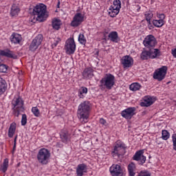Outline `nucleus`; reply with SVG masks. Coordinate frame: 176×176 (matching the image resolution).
<instances>
[{
  "label": "nucleus",
  "mask_w": 176,
  "mask_h": 176,
  "mask_svg": "<svg viewBox=\"0 0 176 176\" xmlns=\"http://www.w3.org/2000/svg\"><path fill=\"white\" fill-rule=\"evenodd\" d=\"M153 24L155 25V27H157V28H160V27H163L164 25V21L163 20H153Z\"/></svg>",
  "instance_id": "obj_34"
},
{
  "label": "nucleus",
  "mask_w": 176,
  "mask_h": 176,
  "mask_svg": "<svg viewBox=\"0 0 176 176\" xmlns=\"http://www.w3.org/2000/svg\"><path fill=\"white\" fill-rule=\"evenodd\" d=\"M19 13H20V8L16 4H13L11 7L10 15L12 17H16L19 16Z\"/></svg>",
  "instance_id": "obj_23"
},
{
  "label": "nucleus",
  "mask_w": 176,
  "mask_h": 176,
  "mask_svg": "<svg viewBox=\"0 0 176 176\" xmlns=\"http://www.w3.org/2000/svg\"><path fill=\"white\" fill-rule=\"evenodd\" d=\"M153 104V99L151 96L144 97V102L140 103L141 107H151Z\"/></svg>",
  "instance_id": "obj_22"
},
{
  "label": "nucleus",
  "mask_w": 176,
  "mask_h": 176,
  "mask_svg": "<svg viewBox=\"0 0 176 176\" xmlns=\"http://www.w3.org/2000/svg\"><path fill=\"white\" fill-rule=\"evenodd\" d=\"M172 54H173V57H175L176 58V48L174 50H172Z\"/></svg>",
  "instance_id": "obj_48"
},
{
  "label": "nucleus",
  "mask_w": 176,
  "mask_h": 176,
  "mask_svg": "<svg viewBox=\"0 0 176 176\" xmlns=\"http://www.w3.org/2000/svg\"><path fill=\"white\" fill-rule=\"evenodd\" d=\"M94 72V70L91 67H87L84 69L82 72V76L84 79H91L93 76H94V74H93Z\"/></svg>",
  "instance_id": "obj_17"
},
{
  "label": "nucleus",
  "mask_w": 176,
  "mask_h": 176,
  "mask_svg": "<svg viewBox=\"0 0 176 176\" xmlns=\"http://www.w3.org/2000/svg\"><path fill=\"white\" fill-rule=\"evenodd\" d=\"M16 126H17L16 124V122H12L10 124V128L8 129V137L10 138H12L13 135H14V133H16Z\"/></svg>",
  "instance_id": "obj_25"
},
{
  "label": "nucleus",
  "mask_w": 176,
  "mask_h": 176,
  "mask_svg": "<svg viewBox=\"0 0 176 176\" xmlns=\"http://www.w3.org/2000/svg\"><path fill=\"white\" fill-rule=\"evenodd\" d=\"M135 115V107H129L121 112V116L124 119L130 120Z\"/></svg>",
  "instance_id": "obj_12"
},
{
  "label": "nucleus",
  "mask_w": 176,
  "mask_h": 176,
  "mask_svg": "<svg viewBox=\"0 0 176 176\" xmlns=\"http://www.w3.org/2000/svg\"><path fill=\"white\" fill-rule=\"evenodd\" d=\"M125 151L126 146L124 144L117 143L111 151V155L113 157H120L122 155H124Z\"/></svg>",
  "instance_id": "obj_7"
},
{
  "label": "nucleus",
  "mask_w": 176,
  "mask_h": 176,
  "mask_svg": "<svg viewBox=\"0 0 176 176\" xmlns=\"http://www.w3.org/2000/svg\"><path fill=\"white\" fill-rule=\"evenodd\" d=\"M121 64H122L124 68H130L133 64V58L129 56H124L121 59Z\"/></svg>",
  "instance_id": "obj_15"
},
{
  "label": "nucleus",
  "mask_w": 176,
  "mask_h": 176,
  "mask_svg": "<svg viewBox=\"0 0 176 176\" xmlns=\"http://www.w3.org/2000/svg\"><path fill=\"white\" fill-rule=\"evenodd\" d=\"M60 138L63 142H68L69 141L70 135L68 131L63 130L60 132Z\"/></svg>",
  "instance_id": "obj_24"
},
{
  "label": "nucleus",
  "mask_w": 176,
  "mask_h": 176,
  "mask_svg": "<svg viewBox=\"0 0 176 176\" xmlns=\"http://www.w3.org/2000/svg\"><path fill=\"white\" fill-rule=\"evenodd\" d=\"M12 105L14 108H16L14 111V115L16 116V118H19V116H20V112H24V101H23L21 98H18L16 100L12 101Z\"/></svg>",
  "instance_id": "obj_5"
},
{
  "label": "nucleus",
  "mask_w": 176,
  "mask_h": 176,
  "mask_svg": "<svg viewBox=\"0 0 176 176\" xmlns=\"http://www.w3.org/2000/svg\"><path fill=\"white\" fill-rule=\"evenodd\" d=\"M91 107L90 102L89 101H84L78 106L77 116L83 124L87 123V119H89L90 115Z\"/></svg>",
  "instance_id": "obj_1"
},
{
  "label": "nucleus",
  "mask_w": 176,
  "mask_h": 176,
  "mask_svg": "<svg viewBox=\"0 0 176 176\" xmlns=\"http://www.w3.org/2000/svg\"><path fill=\"white\" fill-rule=\"evenodd\" d=\"M50 160V151L46 148H41L37 154V160L41 164L46 165Z\"/></svg>",
  "instance_id": "obj_2"
},
{
  "label": "nucleus",
  "mask_w": 176,
  "mask_h": 176,
  "mask_svg": "<svg viewBox=\"0 0 176 176\" xmlns=\"http://www.w3.org/2000/svg\"><path fill=\"white\" fill-rule=\"evenodd\" d=\"M83 94H87V88L85 87H81L78 90V97L80 98H84L85 96Z\"/></svg>",
  "instance_id": "obj_32"
},
{
  "label": "nucleus",
  "mask_w": 176,
  "mask_h": 176,
  "mask_svg": "<svg viewBox=\"0 0 176 176\" xmlns=\"http://www.w3.org/2000/svg\"><path fill=\"white\" fill-rule=\"evenodd\" d=\"M61 41V39H60L59 38H55L54 40V41H52V47H56V46H57V45H58V43Z\"/></svg>",
  "instance_id": "obj_40"
},
{
  "label": "nucleus",
  "mask_w": 176,
  "mask_h": 176,
  "mask_svg": "<svg viewBox=\"0 0 176 176\" xmlns=\"http://www.w3.org/2000/svg\"><path fill=\"white\" fill-rule=\"evenodd\" d=\"M27 124V115L23 114L21 119V125L25 126Z\"/></svg>",
  "instance_id": "obj_42"
},
{
  "label": "nucleus",
  "mask_w": 176,
  "mask_h": 176,
  "mask_svg": "<svg viewBox=\"0 0 176 176\" xmlns=\"http://www.w3.org/2000/svg\"><path fill=\"white\" fill-rule=\"evenodd\" d=\"M122 8V2L120 0H113V5L110 7L109 14L110 17H116L120 12V8Z\"/></svg>",
  "instance_id": "obj_6"
},
{
  "label": "nucleus",
  "mask_w": 176,
  "mask_h": 176,
  "mask_svg": "<svg viewBox=\"0 0 176 176\" xmlns=\"http://www.w3.org/2000/svg\"><path fill=\"white\" fill-rule=\"evenodd\" d=\"M129 89L132 91H137V90H140V89H141V85L138 82H134L130 85Z\"/></svg>",
  "instance_id": "obj_33"
},
{
  "label": "nucleus",
  "mask_w": 176,
  "mask_h": 176,
  "mask_svg": "<svg viewBox=\"0 0 176 176\" xmlns=\"http://www.w3.org/2000/svg\"><path fill=\"white\" fill-rule=\"evenodd\" d=\"M10 41L11 43L19 45L23 41V37L17 33H13L10 36Z\"/></svg>",
  "instance_id": "obj_19"
},
{
  "label": "nucleus",
  "mask_w": 176,
  "mask_h": 176,
  "mask_svg": "<svg viewBox=\"0 0 176 176\" xmlns=\"http://www.w3.org/2000/svg\"><path fill=\"white\" fill-rule=\"evenodd\" d=\"M143 45L148 50V49H151L152 47H155L156 45H157V41H156V38H155V36L150 34L146 36V38L143 41Z\"/></svg>",
  "instance_id": "obj_9"
},
{
  "label": "nucleus",
  "mask_w": 176,
  "mask_h": 176,
  "mask_svg": "<svg viewBox=\"0 0 176 176\" xmlns=\"http://www.w3.org/2000/svg\"><path fill=\"white\" fill-rule=\"evenodd\" d=\"M148 27L149 30H152V28H153V26L152 25L151 21H150V23H148Z\"/></svg>",
  "instance_id": "obj_49"
},
{
  "label": "nucleus",
  "mask_w": 176,
  "mask_h": 176,
  "mask_svg": "<svg viewBox=\"0 0 176 176\" xmlns=\"http://www.w3.org/2000/svg\"><path fill=\"white\" fill-rule=\"evenodd\" d=\"M167 74V66H162L157 69L153 73V79H156L158 82H162L166 78Z\"/></svg>",
  "instance_id": "obj_8"
},
{
  "label": "nucleus",
  "mask_w": 176,
  "mask_h": 176,
  "mask_svg": "<svg viewBox=\"0 0 176 176\" xmlns=\"http://www.w3.org/2000/svg\"><path fill=\"white\" fill-rule=\"evenodd\" d=\"M140 58L142 60H148V58H151V55L149 54V50H144L140 55Z\"/></svg>",
  "instance_id": "obj_30"
},
{
  "label": "nucleus",
  "mask_w": 176,
  "mask_h": 176,
  "mask_svg": "<svg viewBox=\"0 0 176 176\" xmlns=\"http://www.w3.org/2000/svg\"><path fill=\"white\" fill-rule=\"evenodd\" d=\"M135 170V164L133 162L128 165V171L129 176H135V173L134 172Z\"/></svg>",
  "instance_id": "obj_27"
},
{
  "label": "nucleus",
  "mask_w": 176,
  "mask_h": 176,
  "mask_svg": "<svg viewBox=\"0 0 176 176\" xmlns=\"http://www.w3.org/2000/svg\"><path fill=\"white\" fill-rule=\"evenodd\" d=\"M172 140H173V149H174V151H176V133H174L172 135Z\"/></svg>",
  "instance_id": "obj_43"
},
{
  "label": "nucleus",
  "mask_w": 176,
  "mask_h": 176,
  "mask_svg": "<svg viewBox=\"0 0 176 176\" xmlns=\"http://www.w3.org/2000/svg\"><path fill=\"white\" fill-rule=\"evenodd\" d=\"M78 42H80L81 45H86V38H85V35L82 34H79Z\"/></svg>",
  "instance_id": "obj_37"
},
{
  "label": "nucleus",
  "mask_w": 176,
  "mask_h": 176,
  "mask_svg": "<svg viewBox=\"0 0 176 176\" xmlns=\"http://www.w3.org/2000/svg\"><path fill=\"white\" fill-rule=\"evenodd\" d=\"M17 141V135L15 136L14 140V146L12 148V153H14V151H16V142Z\"/></svg>",
  "instance_id": "obj_45"
},
{
  "label": "nucleus",
  "mask_w": 176,
  "mask_h": 176,
  "mask_svg": "<svg viewBox=\"0 0 176 176\" xmlns=\"http://www.w3.org/2000/svg\"><path fill=\"white\" fill-rule=\"evenodd\" d=\"M101 86H105L106 89L111 90L115 85V76L111 74H106V76L100 80Z\"/></svg>",
  "instance_id": "obj_4"
},
{
  "label": "nucleus",
  "mask_w": 176,
  "mask_h": 176,
  "mask_svg": "<svg viewBox=\"0 0 176 176\" xmlns=\"http://www.w3.org/2000/svg\"><path fill=\"white\" fill-rule=\"evenodd\" d=\"M147 23H149L151 24V19L153 17V13L152 11H146L144 14Z\"/></svg>",
  "instance_id": "obj_35"
},
{
  "label": "nucleus",
  "mask_w": 176,
  "mask_h": 176,
  "mask_svg": "<svg viewBox=\"0 0 176 176\" xmlns=\"http://www.w3.org/2000/svg\"><path fill=\"white\" fill-rule=\"evenodd\" d=\"M6 91V81L0 77V95Z\"/></svg>",
  "instance_id": "obj_26"
},
{
  "label": "nucleus",
  "mask_w": 176,
  "mask_h": 176,
  "mask_svg": "<svg viewBox=\"0 0 176 176\" xmlns=\"http://www.w3.org/2000/svg\"><path fill=\"white\" fill-rule=\"evenodd\" d=\"M140 162L139 163V164L142 166V164H144V163H145V162H146V157H145V155H142V157H140Z\"/></svg>",
  "instance_id": "obj_44"
},
{
  "label": "nucleus",
  "mask_w": 176,
  "mask_h": 176,
  "mask_svg": "<svg viewBox=\"0 0 176 176\" xmlns=\"http://www.w3.org/2000/svg\"><path fill=\"white\" fill-rule=\"evenodd\" d=\"M65 50L67 54L69 55L74 54V53H75V50H76V44H75L74 38H70L66 41Z\"/></svg>",
  "instance_id": "obj_10"
},
{
  "label": "nucleus",
  "mask_w": 176,
  "mask_h": 176,
  "mask_svg": "<svg viewBox=\"0 0 176 176\" xmlns=\"http://www.w3.org/2000/svg\"><path fill=\"white\" fill-rule=\"evenodd\" d=\"M46 13V6L41 4L40 6H36L33 9L34 16H37L36 20L40 23L43 22L45 20V14Z\"/></svg>",
  "instance_id": "obj_3"
},
{
  "label": "nucleus",
  "mask_w": 176,
  "mask_h": 176,
  "mask_svg": "<svg viewBox=\"0 0 176 176\" xmlns=\"http://www.w3.org/2000/svg\"><path fill=\"white\" fill-rule=\"evenodd\" d=\"M0 56H3L4 57H8V58H14V60L17 59V55L14 54L10 50L6 52L5 50H0Z\"/></svg>",
  "instance_id": "obj_20"
},
{
  "label": "nucleus",
  "mask_w": 176,
  "mask_h": 176,
  "mask_svg": "<svg viewBox=\"0 0 176 176\" xmlns=\"http://www.w3.org/2000/svg\"><path fill=\"white\" fill-rule=\"evenodd\" d=\"M159 19L160 20H162V21H164V19H166V15L164 14H160Z\"/></svg>",
  "instance_id": "obj_46"
},
{
  "label": "nucleus",
  "mask_w": 176,
  "mask_h": 176,
  "mask_svg": "<svg viewBox=\"0 0 176 176\" xmlns=\"http://www.w3.org/2000/svg\"><path fill=\"white\" fill-rule=\"evenodd\" d=\"M9 167V159L6 158L3 160V166H1L0 170L3 173H5L6 171H8V168Z\"/></svg>",
  "instance_id": "obj_28"
},
{
  "label": "nucleus",
  "mask_w": 176,
  "mask_h": 176,
  "mask_svg": "<svg viewBox=\"0 0 176 176\" xmlns=\"http://www.w3.org/2000/svg\"><path fill=\"white\" fill-rule=\"evenodd\" d=\"M8 68H9V66L5 64H0V72L3 74H6V72H8Z\"/></svg>",
  "instance_id": "obj_38"
},
{
  "label": "nucleus",
  "mask_w": 176,
  "mask_h": 176,
  "mask_svg": "<svg viewBox=\"0 0 176 176\" xmlns=\"http://www.w3.org/2000/svg\"><path fill=\"white\" fill-rule=\"evenodd\" d=\"M85 173H87V165L85 164H80L76 168L77 176H83Z\"/></svg>",
  "instance_id": "obj_16"
},
{
  "label": "nucleus",
  "mask_w": 176,
  "mask_h": 176,
  "mask_svg": "<svg viewBox=\"0 0 176 176\" xmlns=\"http://www.w3.org/2000/svg\"><path fill=\"white\" fill-rule=\"evenodd\" d=\"M42 41H43V35L39 34L32 40L29 47L30 50L31 52H35V50H36L42 43Z\"/></svg>",
  "instance_id": "obj_11"
},
{
  "label": "nucleus",
  "mask_w": 176,
  "mask_h": 176,
  "mask_svg": "<svg viewBox=\"0 0 176 176\" xmlns=\"http://www.w3.org/2000/svg\"><path fill=\"white\" fill-rule=\"evenodd\" d=\"M57 8H60V1L58 2Z\"/></svg>",
  "instance_id": "obj_50"
},
{
  "label": "nucleus",
  "mask_w": 176,
  "mask_h": 176,
  "mask_svg": "<svg viewBox=\"0 0 176 176\" xmlns=\"http://www.w3.org/2000/svg\"><path fill=\"white\" fill-rule=\"evenodd\" d=\"M170 138V133L167 131V130H163L162 131V139H164L165 141L168 140Z\"/></svg>",
  "instance_id": "obj_39"
},
{
  "label": "nucleus",
  "mask_w": 176,
  "mask_h": 176,
  "mask_svg": "<svg viewBox=\"0 0 176 176\" xmlns=\"http://www.w3.org/2000/svg\"><path fill=\"white\" fill-rule=\"evenodd\" d=\"M83 15L80 12H78L75 14L74 16L73 21L71 23L72 27H79L80 24L83 22Z\"/></svg>",
  "instance_id": "obj_14"
},
{
  "label": "nucleus",
  "mask_w": 176,
  "mask_h": 176,
  "mask_svg": "<svg viewBox=\"0 0 176 176\" xmlns=\"http://www.w3.org/2000/svg\"><path fill=\"white\" fill-rule=\"evenodd\" d=\"M108 37L109 38L111 42H114V43H118L120 38H119V35L118 34V32L113 31L109 34Z\"/></svg>",
  "instance_id": "obj_21"
},
{
  "label": "nucleus",
  "mask_w": 176,
  "mask_h": 176,
  "mask_svg": "<svg viewBox=\"0 0 176 176\" xmlns=\"http://www.w3.org/2000/svg\"><path fill=\"white\" fill-rule=\"evenodd\" d=\"M138 176H151V173L148 170H142L139 173Z\"/></svg>",
  "instance_id": "obj_41"
},
{
  "label": "nucleus",
  "mask_w": 176,
  "mask_h": 176,
  "mask_svg": "<svg viewBox=\"0 0 176 176\" xmlns=\"http://www.w3.org/2000/svg\"><path fill=\"white\" fill-rule=\"evenodd\" d=\"M32 112L36 118H39L41 116V112L39 111V109L38 107H32Z\"/></svg>",
  "instance_id": "obj_36"
},
{
  "label": "nucleus",
  "mask_w": 176,
  "mask_h": 176,
  "mask_svg": "<svg viewBox=\"0 0 176 176\" xmlns=\"http://www.w3.org/2000/svg\"><path fill=\"white\" fill-rule=\"evenodd\" d=\"M60 25H61V21L60 20H58L57 19H54L52 21V26L54 28V30H58V29L60 28Z\"/></svg>",
  "instance_id": "obj_29"
},
{
  "label": "nucleus",
  "mask_w": 176,
  "mask_h": 176,
  "mask_svg": "<svg viewBox=\"0 0 176 176\" xmlns=\"http://www.w3.org/2000/svg\"><path fill=\"white\" fill-rule=\"evenodd\" d=\"M100 124H105L107 123V121L104 118H100Z\"/></svg>",
  "instance_id": "obj_47"
},
{
  "label": "nucleus",
  "mask_w": 176,
  "mask_h": 176,
  "mask_svg": "<svg viewBox=\"0 0 176 176\" xmlns=\"http://www.w3.org/2000/svg\"><path fill=\"white\" fill-rule=\"evenodd\" d=\"M110 173L112 176H123V169L119 164H113L110 168Z\"/></svg>",
  "instance_id": "obj_13"
},
{
  "label": "nucleus",
  "mask_w": 176,
  "mask_h": 176,
  "mask_svg": "<svg viewBox=\"0 0 176 176\" xmlns=\"http://www.w3.org/2000/svg\"><path fill=\"white\" fill-rule=\"evenodd\" d=\"M148 52L150 54V58H157V57H160L161 52L159 50V49H156L155 47L148 48Z\"/></svg>",
  "instance_id": "obj_18"
},
{
  "label": "nucleus",
  "mask_w": 176,
  "mask_h": 176,
  "mask_svg": "<svg viewBox=\"0 0 176 176\" xmlns=\"http://www.w3.org/2000/svg\"><path fill=\"white\" fill-rule=\"evenodd\" d=\"M144 155V150H140L137 151L133 157V160H136V162H140L141 157Z\"/></svg>",
  "instance_id": "obj_31"
}]
</instances>
